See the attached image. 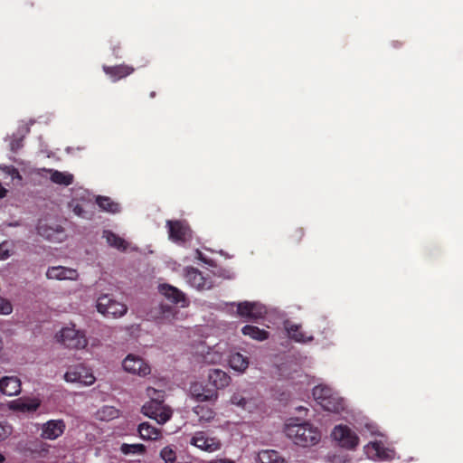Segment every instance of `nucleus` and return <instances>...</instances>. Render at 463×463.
<instances>
[{
	"instance_id": "cd10ccee",
	"label": "nucleus",
	"mask_w": 463,
	"mask_h": 463,
	"mask_svg": "<svg viewBox=\"0 0 463 463\" xmlns=\"http://www.w3.org/2000/svg\"><path fill=\"white\" fill-rule=\"evenodd\" d=\"M241 332L244 335L259 341L266 340L269 337V333L266 330L260 329L256 326L246 325L242 327Z\"/></svg>"
},
{
	"instance_id": "c9c22d12",
	"label": "nucleus",
	"mask_w": 463,
	"mask_h": 463,
	"mask_svg": "<svg viewBox=\"0 0 463 463\" xmlns=\"http://www.w3.org/2000/svg\"><path fill=\"white\" fill-rule=\"evenodd\" d=\"M12 311L13 306L10 301L0 297V315H8Z\"/></svg>"
},
{
	"instance_id": "6ab92c4d",
	"label": "nucleus",
	"mask_w": 463,
	"mask_h": 463,
	"mask_svg": "<svg viewBox=\"0 0 463 463\" xmlns=\"http://www.w3.org/2000/svg\"><path fill=\"white\" fill-rule=\"evenodd\" d=\"M285 329L288 332V336L298 343H308L313 341L314 336L312 335H307L301 328L300 325L291 323L289 321L285 322Z\"/></svg>"
},
{
	"instance_id": "09e8293b",
	"label": "nucleus",
	"mask_w": 463,
	"mask_h": 463,
	"mask_svg": "<svg viewBox=\"0 0 463 463\" xmlns=\"http://www.w3.org/2000/svg\"><path fill=\"white\" fill-rule=\"evenodd\" d=\"M150 98H155L156 97V92L155 91H152L150 92Z\"/></svg>"
},
{
	"instance_id": "f3484780",
	"label": "nucleus",
	"mask_w": 463,
	"mask_h": 463,
	"mask_svg": "<svg viewBox=\"0 0 463 463\" xmlns=\"http://www.w3.org/2000/svg\"><path fill=\"white\" fill-rule=\"evenodd\" d=\"M237 313L240 317L247 318H258L265 313L263 307L257 303L241 302L237 305Z\"/></svg>"
},
{
	"instance_id": "79ce46f5",
	"label": "nucleus",
	"mask_w": 463,
	"mask_h": 463,
	"mask_svg": "<svg viewBox=\"0 0 463 463\" xmlns=\"http://www.w3.org/2000/svg\"><path fill=\"white\" fill-rule=\"evenodd\" d=\"M22 146V139H15L11 142V149L14 152H16Z\"/></svg>"
},
{
	"instance_id": "f257e3e1",
	"label": "nucleus",
	"mask_w": 463,
	"mask_h": 463,
	"mask_svg": "<svg viewBox=\"0 0 463 463\" xmlns=\"http://www.w3.org/2000/svg\"><path fill=\"white\" fill-rule=\"evenodd\" d=\"M284 432L295 444L301 447L316 445L320 440V431L308 422H289Z\"/></svg>"
},
{
	"instance_id": "7ed1b4c3",
	"label": "nucleus",
	"mask_w": 463,
	"mask_h": 463,
	"mask_svg": "<svg viewBox=\"0 0 463 463\" xmlns=\"http://www.w3.org/2000/svg\"><path fill=\"white\" fill-rule=\"evenodd\" d=\"M96 307L105 317L114 318L124 316L128 311V307L124 303L115 300L109 294L99 297Z\"/></svg>"
},
{
	"instance_id": "72a5a7b5",
	"label": "nucleus",
	"mask_w": 463,
	"mask_h": 463,
	"mask_svg": "<svg viewBox=\"0 0 463 463\" xmlns=\"http://www.w3.org/2000/svg\"><path fill=\"white\" fill-rule=\"evenodd\" d=\"M304 235H305L304 229L298 227V228H295L294 230H292V232H290V234L288 236V239L292 243L298 244L302 241Z\"/></svg>"
},
{
	"instance_id": "c756f323",
	"label": "nucleus",
	"mask_w": 463,
	"mask_h": 463,
	"mask_svg": "<svg viewBox=\"0 0 463 463\" xmlns=\"http://www.w3.org/2000/svg\"><path fill=\"white\" fill-rule=\"evenodd\" d=\"M333 392H335L330 387L321 384L314 387L312 392L313 397L318 404H321Z\"/></svg>"
},
{
	"instance_id": "a211bd4d",
	"label": "nucleus",
	"mask_w": 463,
	"mask_h": 463,
	"mask_svg": "<svg viewBox=\"0 0 463 463\" xmlns=\"http://www.w3.org/2000/svg\"><path fill=\"white\" fill-rule=\"evenodd\" d=\"M41 402L36 398H20L11 402L10 408L13 411L21 412H33L38 410Z\"/></svg>"
},
{
	"instance_id": "49530a36",
	"label": "nucleus",
	"mask_w": 463,
	"mask_h": 463,
	"mask_svg": "<svg viewBox=\"0 0 463 463\" xmlns=\"http://www.w3.org/2000/svg\"><path fill=\"white\" fill-rule=\"evenodd\" d=\"M196 255H197V258L203 261H205V259L203 257V254L199 250H196Z\"/></svg>"
},
{
	"instance_id": "39448f33",
	"label": "nucleus",
	"mask_w": 463,
	"mask_h": 463,
	"mask_svg": "<svg viewBox=\"0 0 463 463\" xmlns=\"http://www.w3.org/2000/svg\"><path fill=\"white\" fill-rule=\"evenodd\" d=\"M184 278L191 287L198 290H206L213 287V281L209 274H203L198 269L186 267L184 269Z\"/></svg>"
},
{
	"instance_id": "e433bc0d",
	"label": "nucleus",
	"mask_w": 463,
	"mask_h": 463,
	"mask_svg": "<svg viewBox=\"0 0 463 463\" xmlns=\"http://www.w3.org/2000/svg\"><path fill=\"white\" fill-rule=\"evenodd\" d=\"M12 432V427L4 422H0V441L5 439Z\"/></svg>"
},
{
	"instance_id": "b1692460",
	"label": "nucleus",
	"mask_w": 463,
	"mask_h": 463,
	"mask_svg": "<svg viewBox=\"0 0 463 463\" xmlns=\"http://www.w3.org/2000/svg\"><path fill=\"white\" fill-rule=\"evenodd\" d=\"M137 431L139 437L142 439H151L156 440L160 437V430L156 427L152 426L148 422H143L138 425Z\"/></svg>"
},
{
	"instance_id": "a878e982",
	"label": "nucleus",
	"mask_w": 463,
	"mask_h": 463,
	"mask_svg": "<svg viewBox=\"0 0 463 463\" xmlns=\"http://www.w3.org/2000/svg\"><path fill=\"white\" fill-rule=\"evenodd\" d=\"M103 237L109 246L118 250L125 251L128 249V242L111 231H104Z\"/></svg>"
},
{
	"instance_id": "412c9836",
	"label": "nucleus",
	"mask_w": 463,
	"mask_h": 463,
	"mask_svg": "<svg viewBox=\"0 0 463 463\" xmlns=\"http://www.w3.org/2000/svg\"><path fill=\"white\" fill-rule=\"evenodd\" d=\"M320 405L327 411L339 413L345 409V401L335 392L326 400H324Z\"/></svg>"
},
{
	"instance_id": "de8ad7c7",
	"label": "nucleus",
	"mask_w": 463,
	"mask_h": 463,
	"mask_svg": "<svg viewBox=\"0 0 463 463\" xmlns=\"http://www.w3.org/2000/svg\"><path fill=\"white\" fill-rule=\"evenodd\" d=\"M5 461V457L0 453V463Z\"/></svg>"
},
{
	"instance_id": "f704fd0d",
	"label": "nucleus",
	"mask_w": 463,
	"mask_h": 463,
	"mask_svg": "<svg viewBox=\"0 0 463 463\" xmlns=\"http://www.w3.org/2000/svg\"><path fill=\"white\" fill-rule=\"evenodd\" d=\"M231 402L238 407L245 409L248 401L240 393H233V395L231 397Z\"/></svg>"
},
{
	"instance_id": "37998d69",
	"label": "nucleus",
	"mask_w": 463,
	"mask_h": 463,
	"mask_svg": "<svg viewBox=\"0 0 463 463\" xmlns=\"http://www.w3.org/2000/svg\"><path fill=\"white\" fill-rule=\"evenodd\" d=\"M210 463H234V462L232 460H229V459H217V460L212 461Z\"/></svg>"
},
{
	"instance_id": "4468645a",
	"label": "nucleus",
	"mask_w": 463,
	"mask_h": 463,
	"mask_svg": "<svg viewBox=\"0 0 463 463\" xmlns=\"http://www.w3.org/2000/svg\"><path fill=\"white\" fill-rule=\"evenodd\" d=\"M159 292L174 304H180L181 307H186L188 300L184 292L169 284L159 286Z\"/></svg>"
},
{
	"instance_id": "1a4fd4ad",
	"label": "nucleus",
	"mask_w": 463,
	"mask_h": 463,
	"mask_svg": "<svg viewBox=\"0 0 463 463\" xmlns=\"http://www.w3.org/2000/svg\"><path fill=\"white\" fill-rule=\"evenodd\" d=\"M192 398L198 402H214L218 399V392L213 389L212 386L204 384L201 382H194L190 384L189 388Z\"/></svg>"
},
{
	"instance_id": "7c9ffc66",
	"label": "nucleus",
	"mask_w": 463,
	"mask_h": 463,
	"mask_svg": "<svg viewBox=\"0 0 463 463\" xmlns=\"http://www.w3.org/2000/svg\"><path fill=\"white\" fill-rule=\"evenodd\" d=\"M120 451L124 455H129V454L143 455L146 453V447L143 444L123 443L120 446Z\"/></svg>"
},
{
	"instance_id": "aec40b11",
	"label": "nucleus",
	"mask_w": 463,
	"mask_h": 463,
	"mask_svg": "<svg viewBox=\"0 0 463 463\" xmlns=\"http://www.w3.org/2000/svg\"><path fill=\"white\" fill-rule=\"evenodd\" d=\"M0 391L7 396L17 395L21 392V382L15 376H5L0 380Z\"/></svg>"
},
{
	"instance_id": "393cba45",
	"label": "nucleus",
	"mask_w": 463,
	"mask_h": 463,
	"mask_svg": "<svg viewBox=\"0 0 463 463\" xmlns=\"http://www.w3.org/2000/svg\"><path fill=\"white\" fill-rule=\"evenodd\" d=\"M230 366L239 373H243L249 367V359L240 353H232L229 358Z\"/></svg>"
},
{
	"instance_id": "bb28decb",
	"label": "nucleus",
	"mask_w": 463,
	"mask_h": 463,
	"mask_svg": "<svg viewBox=\"0 0 463 463\" xmlns=\"http://www.w3.org/2000/svg\"><path fill=\"white\" fill-rule=\"evenodd\" d=\"M258 463H285L279 453L273 449L261 450L258 454Z\"/></svg>"
},
{
	"instance_id": "c85d7f7f",
	"label": "nucleus",
	"mask_w": 463,
	"mask_h": 463,
	"mask_svg": "<svg viewBox=\"0 0 463 463\" xmlns=\"http://www.w3.org/2000/svg\"><path fill=\"white\" fill-rule=\"evenodd\" d=\"M96 203L103 211L111 213H116L120 211V205L118 203L112 201L109 197L99 195L96 198Z\"/></svg>"
},
{
	"instance_id": "f8f14e48",
	"label": "nucleus",
	"mask_w": 463,
	"mask_h": 463,
	"mask_svg": "<svg viewBox=\"0 0 463 463\" xmlns=\"http://www.w3.org/2000/svg\"><path fill=\"white\" fill-rule=\"evenodd\" d=\"M46 277L49 279L77 280L79 278V272L75 269L63 266H53L48 268Z\"/></svg>"
},
{
	"instance_id": "4c0bfd02",
	"label": "nucleus",
	"mask_w": 463,
	"mask_h": 463,
	"mask_svg": "<svg viewBox=\"0 0 463 463\" xmlns=\"http://www.w3.org/2000/svg\"><path fill=\"white\" fill-rule=\"evenodd\" d=\"M374 450L376 451V455L382 459L389 458L388 452L378 443H373V445Z\"/></svg>"
},
{
	"instance_id": "423d86ee",
	"label": "nucleus",
	"mask_w": 463,
	"mask_h": 463,
	"mask_svg": "<svg viewBox=\"0 0 463 463\" xmlns=\"http://www.w3.org/2000/svg\"><path fill=\"white\" fill-rule=\"evenodd\" d=\"M169 239L176 243H184L192 237V231L185 221L167 220Z\"/></svg>"
},
{
	"instance_id": "20e7f679",
	"label": "nucleus",
	"mask_w": 463,
	"mask_h": 463,
	"mask_svg": "<svg viewBox=\"0 0 463 463\" xmlns=\"http://www.w3.org/2000/svg\"><path fill=\"white\" fill-rule=\"evenodd\" d=\"M60 341L68 348L82 349L87 346L88 340L82 331L72 327H64L59 335Z\"/></svg>"
},
{
	"instance_id": "6e6552de",
	"label": "nucleus",
	"mask_w": 463,
	"mask_h": 463,
	"mask_svg": "<svg viewBox=\"0 0 463 463\" xmlns=\"http://www.w3.org/2000/svg\"><path fill=\"white\" fill-rule=\"evenodd\" d=\"M332 437L343 448L354 449L359 442V437L348 426L337 425L332 431Z\"/></svg>"
},
{
	"instance_id": "ea45409f",
	"label": "nucleus",
	"mask_w": 463,
	"mask_h": 463,
	"mask_svg": "<svg viewBox=\"0 0 463 463\" xmlns=\"http://www.w3.org/2000/svg\"><path fill=\"white\" fill-rule=\"evenodd\" d=\"M204 359L208 363H215L216 361H219L221 359V355L217 353H214V354L208 353L207 355L204 357Z\"/></svg>"
},
{
	"instance_id": "9b49d317",
	"label": "nucleus",
	"mask_w": 463,
	"mask_h": 463,
	"mask_svg": "<svg viewBox=\"0 0 463 463\" xmlns=\"http://www.w3.org/2000/svg\"><path fill=\"white\" fill-rule=\"evenodd\" d=\"M125 371L137 374L139 376H146L150 373L151 369L140 356L135 354H128L122 363Z\"/></svg>"
},
{
	"instance_id": "dca6fc26",
	"label": "nucleus",
	"mask_w": 463,
	"mask_h": 463,
	"mask_svg": "<svg viewBox=\"0 0 463 463\" xmlns=\"http://www.w3.org/2000/svg\"><path fill=\"white\" fill-rule=\"evenodd\" d=\"M102 69L106 75H108L114 82L129 76L135 71L134 67L127 64L115 66L103 65Z\"/></svg>"
},
{
	"instance_id": "0eeeda50",
	"label": "nucleus",
	"mask_w": 463,
	"mask_h": 463,
	"mask_svg": "<svg viewBox=\"0 0 463 463\" xmlns=\"http://www.w3.org/2000/svg\"><path fill=\"white\" fill-rule=\"evenodd\" d=\"M64 379L69 383H78L87 386L95 382V377L90 370L83 364L70 366L64 374Z\"/></svg>"
},
{
	"instance_id": "5701e85b",
	"label": "nucleus",
	"mask_w": 463,
	"mask_h": 463,
	"mask_svg": "<svg viewBox=\"0 0 463 463\" xmlns=\"http://www.w3.org/2000/svg\"><path fill=\"white\" fill-rule=\"evenodd\" d=\"M47 172L50 174V179L52 183L68 186L73 183V175L66 172H60L54 169H48Z\"/></svg>"
},
{
	"instance_id": "2eb2a0df",
	"label": "nucleus",
	"mask_w": 463,
	"mask_h": 463,
	"mask_svg": "<svg viewBox=\"0 0 463 463\" xmlns=\"http://www.w3.org/2000/svg\"><path fill=\"white\" fill-rule=\"evenodd\" d=\"M207 379L212 388L216 391L227 387L231 383L230 375L221 369H210Z\"/></svg>"
},
{
	"instance_id": "c03bdc74",
	"label": "nucleus",
	"mask_w": 463,
	"mask_h": 463,
	"mask_svg": "<svg viewBox=\"0 0 463 463\" xmlns=\"http://www.w3.org/2000/svg\"><path fill=\"white\" fill-rule=\"evenodd\" d=\"M12 176L21 178V175L17 169L12 168Z\"/></svg>"
},
{
	"instance_id": "2f4dec72",
	"label": "nucleus",
	"mask_w": 463,
	"mask_h": 463,
	"mask_svg": "<svg viewBox=\"0 0 463 463\" xmlns=\"http://www.w3.org/2000/svg\"><path fill=\"white\" fill-rule=\"evenodd\" d=\"M194 413L199 417L200 420L210 421L214 418V411L208 407L197 405L194 409Z\"/></svg>"
},
{
	"instance_id": "473e14b6",
	"label": "nucleus",
	"mask_w": 463,
	"mask_h": 463,
	"mask_svg": "<svg viewBox=\"0 0 463 463\" xmlns=\"http://www.w3.org/2000/svg\"><path fill=\"white\" fill-rule=\"evenodd\" d=\"M160 457L165 463H175L176 460L175 451L170 446L162 449Z\"/></svg>"
},
{
	"instance_id": "4be33fe9",
	"label": "nucleus",
	"mask_w": 463,
	"mask_h": 463,
	"mask_svg": "<svg viewBox=\"0 0 463 463\" xmlns=\"http://www.w3.org/2000/svg\"><path fill=\"white\" fill-rule=\"evenodd\" d=\"M37 232L39 235L49 241L61 240V236L63 234V229L61 226L57 225L53 228L43 222L38 223Z\"/></svg>"
},
{
	"instance_id": "a18cd8bd",
	"label": "nucleus",
	"mask_w": 463,
	"mask_h": 463,
	"mask_svg": "<svg viewBox=\"0 0 463 463\" xmlns=\"http://www.w3.org/2000/svg\"><path fill=\"white\" fill-rule=\"evenodd\" d=\"M5 194H6V189H5V188H4V187L2 186V184H0V198H2V197H4V196H5Z\"/></svg>"
},
{
	"instance_id": "9d476101",
	"label": "nucleus",
	"mask_w": 463,
	"mask_h": 463,
	"mask_svg": "<svg viewBox=\"0 0 463 463\" xmlns=\"http://www.w3.org/2000/svg\"><path fill=\"white\" fill-rule=\"evenodd\" d=\"M191 444L194 447L207 451L214 452L222 447L221 440L215 437H208L204 431H197L191 439Z\"/></svg>"
},
{
	"instance_id": "ddd939ff",
	"label": "nucleus",
	"mask_w": 463,
	"mask_h": 463,
	"mask_svg": "<svg viewBox=\"0 0 463 463\" xmlns=\"http://www.w3.org/2000/svg\"><path fill=\"white\" fill-rule=\"evenodd\" d=\"M66 429L62 420H51L43 425L41 436L46 439H56L61 436Z\"/></svg>"
},
{
	"instance_id": "a19ab883",
	"label": "nucleus",
	"mask_w": 463,
	"mask_h": 463,
	"mask_svg": "<svg viewBox=\"0 0 463 463\" xmlns=\"http://www.w3.org/2000/svg\"><path fill=\"white\" fill-rule=\"evenodd\" d=\"M103 413H108V416L110 418H115L118 415V411L113 407H106L102 410Z\"/></svg>"
},
{
	"instance_id": "58836bf2",
	"label": "nucleus",
	"mask_w": 463,
	"mask_h": 463,
	"mask_svg": "<svg viewBox=\"0 0 463 463\" xmlns=\"http://www.w3.org/2000/svg\"><path fill=\"white\" fill-rule=\"evenodd\" d=\"M73 213L82 218H90L88 212L84 210L83 204L77 203L73 208Z\"/></svg>"
},
{
	"instance_id": "f03ea898",
	"label": "nucleus",
	"mask_w": 463,
	"mask_h": 463,
	"mask_svg": "<svg viewBox=\"0 0 463 463\" xmlns=\"http://www.w3.org/2000/svg\"><path fill=\"white\" fill-rule=\"evenodd\" d=\"M163 396L146 402L142 407L144 415L155 420L159 424H164L170 420L172 410L164 404Z\"/></svg>"
}]
</instances>
